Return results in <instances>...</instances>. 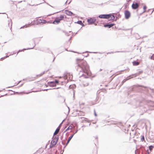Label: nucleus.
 Returning <instances> with one entry per match:
<instances>
[{
  "label": "nucleus",
  "mask_w": 154,
  "mask_h": 154,
  "mask_svg": "<svg viewBox=\"0 0 154 154\" xmlns=\"http://www.w3.org/2000/svg\"><path fill=\"white\" fill-rule=\"evenodd\" d=\"M75 96V92L74 91H73V97H74Z\"/></svg>",
  "instance_id": "nucleus-36"
},
{
  "label": "nucleus",
  "mask_w": 154,
  "mask_h": 154,
  "mask_svg": "<svg viewBox=\"0 0 154 154\" xmlns=\"http://www.w3.org/2000/svg\"><path fill=\"white\" fill-rule=\"evenodd\" d=\"M150 58H154V54L152 55V56L150 57Z\"/></svg>",
  "instance_id": "nucleus-29"
},
{
  "label": "nucleus",
  "mask_w": 154,
  "mask_h": 154,
  "mask_svg": "<svg viewBox=\"0 0 154 154\" xmlns=\"http://www.w3.org/2000/svg\"><path fill=\"white\" fill-rule=\"evenodd\" d=\"M61 154H63V153H61Z\"/></svg>",
  "instance_id": "nucleus-54"
},
{
  "label": "nucleus",
  "mask_w": 154,
  "mask_h": 154,
  "mask_svg": "<svg viewBox=\"0 0 154 154\" xmlns=\"http://www.w3.org/2000/svg\"><path fill=\"white\" fill-rule=\"evenodd\" d=\"M149 138L150 140V141L152 142H154V133H153V135H151V132L149 134Z\"/></svg>",
  "instance_id": "nucleus-6"
},
{
  "label": "nucleus",
  "mask_w": 154,
  "mask_h": 154,
  "mask_svg": "<svg viewBox=\"0 0 154 154\" xmlns=\"http://www.w3.org/2000/svg\"><path fill=\"white\" fill-rule=\"evenodd\" d=\"M113 25V24H111L110 25H104V26L105 27H109V28H110Z\"/></svg>",
  "instance_id": "nucleus-16"
},
{
  "label": "nucleus",
  "mask_w": 154,
  "mask_h": 154,
  "mask_svg": "<svg viewBox=\"0 0 154 154\" xmlns=\"http://www.w3.org/2000/svg\"><path fill=\"white\" fill-rule=\"evenodd\" d=\"M124 130H125V129H124Z\"/></svg>",
  "instance_id": "nucleus-53"
},
{
  "label": "nucleus",
  "mask_w": 154,
  "mask_h": 154,
  "mask_svg": "<svg viewBox=\"0 0 154 154\" xmlns=\"http://www.w3.org/2000/svg\"><path fill=\"white\" fill-rule=\"evenodd\" d=\"M95 20L92 19V18L88 20V22L89 23H93L95 22Z\"/></svg>",
  "instance_id": "nucleus-13"
},
{
  "label": "nucleus",
  "mask_w": 154,
  "mask_h": 154,
  "mask_svg": "<svg viewBox=\"0 0 154 154\" xmlns=\"http://www.w3.org/2000/svg\"><path fill=\"white\" fill-rule=\"evenodd\" d=\"M153 146H152V145H151V146H149V149L150 150H151L152 149H153Z\"/></svg>",
  "instance_id": "nucleus-18"
},
{
  "label": "nucleus",
  "mask_w": 154,
  "mask_h": 154,
  "mask_svg": "<svg viewBox=\"0 0 154 154\" xmlns=\"http://www.w3.org/2000/svg\"><path fill=\"white\" fill-rule=\"evenodd\" d=\"M71 87V85H70L69 86V87Z\"/></svg>",
  "instance_id": "nucleus-52"
},
{
  "label": "nucleus",
  "mask_w": 154,
  "mask_h": 154,
  "mask_svg": "<svg viewBox=\"0 0 154 154\" xmlns=\"http://www.w3.org/2000/svg\"><path fill=\"white\" fill-rule=\"evenodd\" d=\"M74 135V134H72L68 138V139L67 140V141L66 143V145H67L69 143V141L73 137Z\"/></svg>",
  "instance_id": "nucleus-14"
},
{
  "label": "nucleus",
  "mask_w": 154,
  "mask_h": 154,
  "mask_svg": "<svg viewBox=\"0 0 154 154\" xmlns=\"http://www.w3.org/2000/svg\"><path fill=\"white\" fill-rule=\"evenodd\" d=\"M45 85L46 87H48V86H49L48 84H45Z\"/></svg>",
  "instance_id": "nucleus-32"
},
{
  "label": "nucleus",
  "mask_w": 154,
  "mask_h": 154,
  "mask_svg": "<svg viewBox=\"0 0 154 154\" xmlns=\"http://www.w3.org/2000/svg\"><path fill=\"white\" fill-rule=\"evenodd\" d=\"M131 89L132 91H133V89L132 88H131Z\"/></svg>",
  "instance_id": "nucleus-43"
},
{
  "label": "nucleus",
  "mask_w": 154,
  "mask_h": 154,
  "mask_svg": "<svg viewBox=\"0 0 154 154\" xmlns=\"http://www.w3.org/2000/svg\"><path fill=\"white\" fill-rule=\"evenodd\" d=\"M60 20L59 19L56 20L53 22V23L54 24H58L60 22Z\"/></svg>",
  "instance_id": "nucleus-15"
},
{
  "label": "nucleus",
  "mask_w": 154,
  "mask_h": 154,
  "mask_svg": "<svg viewBox=\"0 0 154 154\" xmlns=\"http://www.w3.org/2000/svg\"><path fill=\"white\" fill-rule=\"evenodd\" d=\"M60 18L59 19V20H60L63 19L64 18V17L63 15H61L60 17Z\"/></svg>",
  "instance_id": "nucleus-21"
},
{
  "label": "nucleus",
  "mask_w": 154,
  "mask_h": 154,
  "mask_svg": "<svg viewBox=\"0 0 154 154\" xmlns=\"http://www.w3.org/2000/svg\"><path fill=\"white\" fill-rule=\"evenodd\" d=\"M21 82L20 81H19L18 83H17V85L18 84H19L20 82Z\"/></svg>",
  "instance_id": "nucleus-39"
},
{
  "label": "nucleus",
  "mask_w": 154,
  "mask_h": 154,
  "mask_svg": "<svg viewBox=\"0 0 154 154\" xmlns=\"http://www.w3.org/2000/svg\"><path fill=\"white\" fill-rule=\"evenodd\" d=\"M151 59H153V60H154V58H150Z\"/></svg>",
  "instance_id": "nucleus-46"
},
{
  "label": "nucleus",
  "mask_w": 154,
  "mask_h": 154,
  "mask_svg": "<svg viewBox=\"0 0 154 154\" xmlns=\"http://www.w3.org/2000/svg\"><path fill=\"white\" fill-rule=\"evenodd\" d=\"M68 107V109H69V107Z\"/></svg>",
  "instance_id": "nucleus-44"
},
{
  "label": "nucleus",
  "mask_w": 154,
  "mask_h": 154,
  "mask_svg": "<svg viewBox=\"0 0 154 154\" xmlns=\"http://www.w3.org/2000/svg\"><path fill=\"white\" fill-rule=\"evenodd\" d=\"M150 132H151V135H153V133H153V132H152L151 131Z\"/></svg>",
  "instance_id": "nucleus-34"
},
{
  "label": "nucleus",
  "mask_w": 154,
  "mask_h": 154,
  "mask_svg": "<svg viewBox=\"0 0 154 154\" xmlns=\"http://www.w3.org/2000/svg\"><path fill=\"white\" fill-rule=\"evenodd\" d=\"M102 70V69H100V71H101Z\"/></svg>",
  "instance_id": "nucleus-37"
},
{
  "label": "nucleus",
  "mask_w": 154,
  "mask_h": 154,
  "mask_svg": "<svg viewBox=\"0 0 154 154\" xmlns=\"http://www.w3.org/2000/svg\"><path fill=\"white\" fill-rule=\"evenodd\" d=\"M67 145H66H66L65 146H64V147H63V148H65V147H66V146Z\"/></svg>",
  "instance_id": "nucleus-38"
},
{
  "label": "nucleus",
  "mask_w": 154,
  "mask_h": 154,
  "mask_svg": "<svg viewBox=\"0 0 154 154\" xmlns=\"http://www.w3.org/2000/svg\"><path fill=\"white\" fill-rule=\"evenodd\" d=\"M64 121V120H63V121L60 124V125H59V127L60 128V127L61 126V125L63 122Z\"/></svg>",
  "instance_id": "nucleus-28"
},
{
  "label": "nucleus",
  "mask_w": 154,
  "mask_h": 154,
  "mask_svg": "<svg viewBox=\"0 0 154 154\" xmlns=\"http://www.w3.org/2000/svg\"><path fill=\"white\" fill-rule=\"evenodd\" d=\"M83 59L77 58L76 60V62L78 66L81 68L83 73L82 74L83 76L85 78H88V77L91 75L89 66Z\"/></svg>",
  "instance_id": "nucleus-1"
},
{
  "label": "nucleus",
  "mask_w": 154,
  "mask_h": 154,
  "mask_svg": "<svg viewBox=\"0 0 154 154\" xmlns=\"http://www.w3.org/2000/svg\"><path fill=\"white\" fill-rule=\"evenodd\" d=\"M94 115L95 116H97V115L96 113V112H95V110H94Z\"/></svg>",
  "instance_id": "nucleus-25"
},
{
  "label": "nucleus",
  "mask_w": 154,
  "mask_h": 154,
  "mask_svg": "<svg viewBox=\"0 0 154 154\" xmlns=\"http://www.w3.org/2000/svg\"><path fill=\"white\" fill-rule=\"evenodd\" d=\"M78 131V130H76L75 131V133L74 134H75Z\"/></svg>",
  "instance_id": "nucleus-31"
},
{
  "label": "nucleus",
  "mask_w": 154,
  "mask_h": 154,
  "mask_svg": "<svg viewBox=\"0 0 154 154\" xmlns=\"http://www.w3.org/2000/svg\"><path fill=\"white\" fill-rule=\"evenodd\" d=\"M135 154H136V150H135Z\"/></svg>",
  "instance_id": "nucleus-45"
},
{
  "label": "nucleus",
  "mask_w": 154,
  "mask_h": 154,
  "mask_svg": "<svg viewBox=\"0 0 154 154\" xmlns=\"http://www.w3.org/2000/svg\"><path fill=\"white\" fill-rule=\"evenodd\" d=\"M48 85L51 87H54L55 86V83H54V81H51L48 82Z\"/></svg>",
  "instance_id": "nucleus-8"
},
{
  "label": "nucleus",
  "mask_w": 154,
  "mask_h": 154,
  "mask_svg": "<svg viewBox=\"0 0 154 154\" xmlns=\"http://www.w3.org/2000/svg\"><path fill=\"white\" fill-rule=\"evenodd\" d=\"M54 59H55V58H54V59H53V61H53V62H54Z\"/></svg>",
  "instance_id": "nucleus-42"
},
{
  "label": "nucleus",
  "mask_w": 154,
  "mask_h": 154,
  "mask_svg": "<svg viewBox=\"0 0 154 154\" xmlns=\"http://www.w3.org/2000/svg\"><path fill=\"white\" fill-rule=\"evenodd\" d=\"M139 7L138 4L134 2L132 5V7L133 9H136Z\"/></svg>",
  "instance_id": "nucleus-7"
},
{
  "label": "nucleus",
  "mask_w": 154,
  "mask_h": 154,
  "mask_svg": "<svg viewBox=\"0 0 154 154\" xmlns=\"http://www.w3.org/2000/svg\"><path fill=\"white\" fill-rule=\"evenodd\" d=\"M53 88L52 89H58V88Z\"/></svg>",
  "instance_id": "nucleus-40"
},
{
  "label": "nucleus",
  "mask_w": 154,
  "mask_h": 154,
  "mask_svg": "<svg viewBox=\"0 0 154 154\" xmlns=\"http://www.w3.org/2000/svg\"><path fill=\"white\" fill-rule=\"evenodd\" d=\"M140 63V62L138 61V60H135L132 62L133 65L134 66H136L139 65Z\"/></svg>",
  "instance_id": "nucleus-9"
},
{
  "label": "nucleus",
  "mask_w": 154,
  "mask_h": 154,
  "mask_svg": "<svg viewBox=\"0 0 154 154\" xmlns=\"http://www.w3.org/2000/svg\"><path fill=\"white\" fill-rule=\"evenodd\" d=\"M134 88H138L140 90L139 91H141L142 90H146L147 88V87L141 85H137L134 86Z\"/></svg>",
  "instance_id": "nucleus-4"
},
{
  "label": "nucleus",
  "mask_w": 154,
  "mask_h": 154,
  "mask_svg": "<svg viewBox=\"0 0 154 154\" xmlns=\"http://www.w3.org/2000/svg\"><path fill=\"white\" fill-rule=\"evenodd\" d=\"M130 126V125H129L128 126Z\"/></svg>",
  "instance_id": "nucleus-51"
},
{
  "label": "nucleus",
  "mask_w": 154,
  "mask_h": 154,
  "mask_svg": "<svg viewBox=\"0 0 154 154\" xmlns=\"http://www.w3.org/2000/svg\"><path fill=\"white\" fill-rule=\"evenodd\" d=\"M72 128V126H69L64 131V132H65L66 131H68L69 129H71Z\"/></svg>",
  "instance_id": "nucleus-17"
},
{
  "label": "nucleus",
  "mask_w": 154,
  "mask_h": 154,
  "mask_svg": "<svg viewBox=\"0 0 154 154\" xmlns=\"http://www.w3.org/2000/svg\"><path fill=\"white\" fill-rule=\"evenodd\" d=\"M42 76V75H41V74L36 75L37 77H40V76Z\"/></svg>",
  "instance_id": "nucleus-26"
},
{
  "label": "nucleus",
  "mask_w": 154,
  "mask_h": 154,
  "mask_svg": "<svg viewBox=\"0 0 154 154\" xmlns=\"http://www.w3.org/2000/svg\"><path fill=\"white\" fill-rule=\"evenodd\" d=\"M5 58H0V60H3Z\"/></svg>",
  "instance_id": "nucleus-30"
},
{
  "label": "nucleus",
  "mask_w": 154,
  "mask_h": 154,
  "mask_svg": "<svg viewBox=\"0 0 154 154\" xmlns=\"http://www.w3.org/2000/svg\"><path fill=\"white\" fill-rule=\"evenodd\" d=\"M99 17L101 18H110V20H114L115 17L114 15L111 14H102L100 15Z\"/></svg>",
  "instance_id": "nucleus-2"
},
{
  "label": "nucleus",
  "mask_w": 154,
  "mask_h": 154,
  "mask_svg": "<svg viewBox=\"0 0 154 154\" xmlns=\"http://www.w3.org/2000/svg\"><path fill=\"white\" fill-rule=\"evenodd\" d=\"M52 139V140L51 141V144L50 146V148L54 146L56 144L58 139V136H55L54 137H53Z\"/></svg>",
  "instance_id": "nucleus-3"
},
{
  "label": "nucleus",
  "mask_w": 154,
  "mask_h": 154,
  "mask_svg": "<svg viewBox=\"0 0 154 154\" xmlns=\"http://www.w3.org/2000/svg\"><path fill=\"white\" fill-rule=\"evenodd\" d=\"M98 92V91H97V94Z\"/></svg>",
  "instance_id": "nucleus-48"
},
{
  "label": "nucleus",
  "mask_w": 154,
  "mask_h": 154,
  "mask_svg": "<svg viewBox=\"0 0 154 154\" xmlns=\"http://www.w3.org/2000/svg\"><path fill=\"white\" fill-rule=\"evenodd\" d=\"M64 77H65V79H67V76H65Z\"/></svg>",
  "instance_id": "nucleus-33"
},
{
  "label": "nucleus",
  "mask_w": 154,
  "mask_h": 154,
  "mask_svg": "<svg viewBox=\"0 0 154 154\" xmlns=\"http://www.w3.org/2000/svg\"><path fill=\"white\" fill-rule=\"evenodd\" d=\"M60 128L58 127L56 130L55 131L54 133V135H57L59 132Z\"/></svg>",
  "instance_id": "nucleus-12"
},
{
  "label": "nucleus",
  "mask_w": 154,
  "mask_h": 154,
  "mask_svg": "<svg viewBox=\"0 0 154 154\" xmlns=\"http://www.w3.org/2000/svg\"><path fill=\"white\" fill-rule=\"evenodd\" d=\"M141 140L142 141H143L144 140V137L143 136L141 138Z\"/></svg>",
  "instance_id": "nucleus-20"
},
{
  "label": "nucleus",
  "mask_w": 154,
  "mask_h": 154,
  "mask_svg": "<svg viewBox=\"0 0 154 154\" xmlns=\"http://www.w3.org/2000/svg\"><path fill=\"white\" fill-rule=\"evenodd\" d=\"M65 13L67 15L70 16L73 14L72 12L70 11L67 10H66L65 11Z\"/></svg>",
  "instance_id": "nucleus-11"
},
{
  "label": "nucleus",
  "mask_w": 154,
  "mask_h": 154,
  "mask_svg": "<svg viewBox=\"0 0 154 154\" xmlns=\"http://www.w3.org/2000/svg\"><path fill=\"white\" fill-rule=\"evenodd\" d=\"M7 95V94H5V95ZM4 96V95H2V96H1V97H3V96Z\"/></svg>",
  "instance_id": "nucleus-41"
},
{
  "label": "nucleus",
  "mask_w": 154,
  "mask_h": 154,
  "mask_svg": "<svg viewBox=\"0 0 154 154\" xmlns=\"http://www.w3.org/2000/svg\"><path fill=\"white\" fill-rule=\"evenodd\" d=\"M77 23H79L80 24H81V25L82 24V21H79Z\"/></svg>",
  "instance_id": "nucleus-23"
},
{
  "label": "nucleus",
  "mask_w": 154,
  "mask_h": 154,
  "mask_svg": "<svg viewBox=\"0 0 154 154\" xmlns=\"http://www.w3.org/2000/svg\"><path fill=\"white\" fill-rule=\"evenodd\" d=\"M143 72V71H139V73H136L134 74H133L132 75H130L128 77H127V78H126V81L127 80H128L131 78H133V77L132 76H134V77L136 76L137 75H139V74L142 73Z\"/></svg>",
  "instance_id": "nucleus-5"
},
{
  "label": "nucleus",
  "mask_w": 154,
  "mask_h": 154,
  "mask_svg": "<svg viewBox=\"0 0 154 154\" xmlns=\"http://www.w3.org/2000/svg\"><path fill=\"white\" fill-rule=\"evenodd\" d=\"M54 82L55 83V85L56 86V84L58 83L59 81L58 80L55 79V81H54Z\"/></svg>",
  "instance_id": "nucleus-19"
},
{
  "label": "nucleus",
  "mask_w": 154,
  "mask_h": 154,
  "mask_svg": "<svg viewBox=\"0 0 154 154\" xmlns=\"http://www.w3.org/2000/svg\"><path fill=\"white\" fill-rule=\"evenodd\" d=\"M97 98H98V96H97Z\"/></svg>",
  "instance_id": "nucleus-47"
},
{
  "label": "nucleus",
  "mask_w": 154,
  "mask_h": 154,
  "mask_svg": "<svg viewBox=\"0 0 154 154\" xmlns=\"http://www.w3.org/2000/svg\"><path fill=\"white\" fill-rule=\"evenodd\" d=\"M62 144H63V142H62Z\"/></svg>",
  "instance_id": "nucleus-49"
},
{
  "label": "nucleus",
  "mask_w": 154,
  "mask_h": 154,
  "mask_svg": "<svg viewBox=\"0 0 154 154\" xmlns=\"http://www.w3.org/2000/svg\"><path fill=\"white\" fill-rule=\"evenodd\" d=\"M130 126V125H129L128 126Z\"/></svg>",
  "instance_id": "nucleus-50"
},
{
  "label": "nucleus",
  "mask_w": 154,
  "mask_h": 154,
  "mask_svg": "<svg viewBox=\"0 0 154 154\" xmlns=\"http://www.w3.org/2000/svg\"><path fill=\"white\" fill-rule=\"evenodd\" d=\"M51 89H44V90H42L43 91H47V90H51Z\"/></svg>",
  "instance_id": "nucleus-27"
},
{
  "label": "nucleus",
  "mask_w": 154,
  "mask_h": 154,
  "mask_svg": "<svg viewBox=\"0 0 154 154\" xmlns=\"http://www.w3.org/2000/svg\"><path fill=\"white\" fill-rule=\"evenodd\" d=\"M125 82V79H124V80H123V81H122V82L124 83V82Z\"/></svg>",
  "instance_id": "nucleus-35"
},
{
  "label": "nucleus",
  "mask_w": 154,
  "mask_h": 154,
  "mask_svg": "<svg viewBox=\"0 0 154 154\" xmlns=\"http://www.w3.org/2000/svg\"><path fill=\"white\" fill-rule=\"evenodd\" d=\"M130 17V13L128 11H126V19H128Z\"/></svg>",
  "instance_id": "nucleus-10"
},
{
  "label": "nucleus",
  "mask_w": 154,
  "mask_h": 154,
  "mask_svg": "<svg viewBox=\"0 0 154 154\" xmlns=\"http://www.w3.org/2000/svg\"><path fill=\"white\" fill-rule=\"evenodd\" d=\"M146 6L145 5L143 6V9H144L143 12H145V10H146Z\"/></svg>",
  "instance_id": "nucleus-22"
},
{
  "label": "nucleus",
  "mask_w": 154,
  "mask_h": 154,
  "mask_svg": "<svg viewBox=\"0 0 154 154\" xmlns=\"http://www.w3.org/2000/svg\"><path fill=\"white\" fill-rule=\"evenodd\" d=\"M45 73V71H44L43 72H42L41 73L42 76V75H43V74H44Z\"/></svg>",
  "instance_id": "nucleus-24"
}]
</instances>
